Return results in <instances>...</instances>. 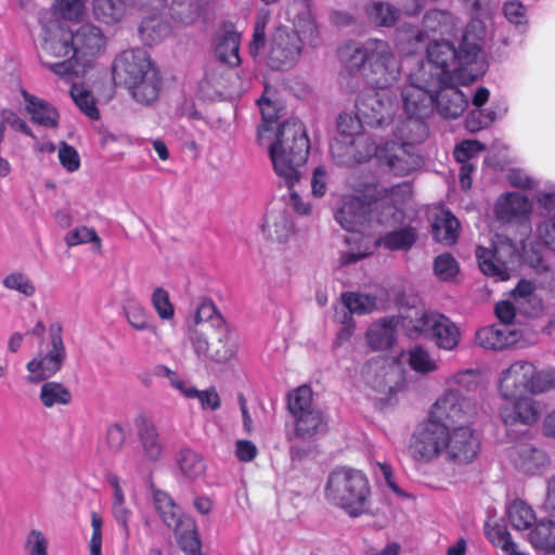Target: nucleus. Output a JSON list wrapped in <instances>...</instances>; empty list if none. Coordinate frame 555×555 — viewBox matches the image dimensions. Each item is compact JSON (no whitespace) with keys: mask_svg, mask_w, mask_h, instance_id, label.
<instances>
[{"mask_svg":"<svg viewBox=\"0 0 555 555\" xmlns=\"http://www.w3.org/2000/svg\"><path fill=\"white\" fill-rule=\"evenodd\" d=\"M479 74L468 73L464 81L456 79L439 82L435 80L434 102L437 103L439 113L444 118H457L467 107V99L456 88L457 83H466L474 80Z\"/></svg>","mask_w":555,"mask_h":555,"instance_id":"19","label":"nucleus"},{"mask_svg":"<svg viewBox=\"0 0 555 555\" xmlns=\"http://www.w3.org/2000/svg\"><path fill=\"white\" fill-rule=\"evenodd\" d=\"M502 12L508 23L517 28H526L528 24L527 9L520 1H505L502 7Z\"/></svg>","mask_w":555,"mask_h":555,"instance_id":"56","label":"nucleus"},{"mask_svg":"<svg viewBox=\"0 0 555 555\" xmlns=\"http://www.w3.org/2000/svg\"><path fill=\"white\" fill-rule=\"evenodd\" d=\"M93 11L98 20L111 24L120 21L127 8L121 0H94Z\"/></svg>","mask_w":555,"mask_h":555,"instance_id":"42","label":"nucleus"},{"mask_svg":"<svg viewBox=\"0 0 555 555\" xmlns=\"http://www.w3.org/2000/svg\"><path fill=\"white\" fill-rule=\"evenodd\" d=\"M177 464L181 474L188 479H197L206 472L203 455L191 448H182L178 452Z\"/></svg>","mask_w":555,"mask_h":555,"instance_id":"36","label":"nucleus"},{"mask_svg":"<svg viewBox=\"0 0 555 555\" xmlns=\"http://www.w3.org/2000/svg\"><path fill=\"white\" fill-rule=\"evenodd\" d=\"M403 318L391 317L372 323L365 334L367 345L373 350H386L392 347L396 341V328Z\"/></svg>","mask_w":555,"mask_h":555,"instance_id":"29","label":"nucleus"},{"mask_svg":"<svg viewBox=\"0 0 555 555\" xmlns=\"http://www.w3.org/2000/svg\"><path fill=\"white\" fill-rule=\"evenodd\" d=\"M434 271L439 279L448 281L459 273L460 267L454 257L442 254L435 259Z\"/></svg>","mask_w":555,"mask_h":555,"instance_id":"60","label":"nucleus"},{"mask_svg":"<svg viewBox=\"0 0 555 555\" xmlns=\"http://www.w3.org/2000/svg\"><path fill=\"white\" fill-rule=\"evenodd\" d=\"M529 540L537 548L555 551V517L540 520L529 533Z\"/></svg>","mask_w":555,"mask_h":555,"instance_id":"39","label":"nucleus"},{"mask_svg":"<svg viewBox=\"0 0 555 555\" xmlns=\"http://www.w3.org/2000/svg\"><path fill=\"white\" fill-rule=\"evenodd\" d=\"M169 31L168 24L156 16L143 21L139 28L142 41L149 46L159 42L169 35Z\"/></svg>","mask_w":555,"mask_h":555,"instance_id":"44","label":"nucleus"},{"mask_svg":"<svg viewBox=\"0 0 555 555\" xmlns=\"http://www.w3.org/2000/svg\"><path fill=\"white\" fill-rule=\"evenodd\" d=\"M294 27L293 35L285 28L276 30L269 56L272 67L283 69L292 66L300 54V43L309 46L319 43V30L309 12L299 15Z\"/></svg>","mask_w":555,"mask_h":555,"instance_id":"9","label":"nucleus"},{"mask_svg":"<svg viewBox=\"0 0 555 555\" xmlns=\"http://www.w3.org/2000/svg\"><path fill=\"white\" fill-rule=\"evenodd\" d=\"M367 18L377 26H392L399 16L398 10L385 2H372L365 9Z\"/></svg>","mask_w":555,"mask_h":555,"instance_id":"45","label":"nucleus"},{"mask_svg":"<svg viewBox=\"0 0 555 555\" xmlns=\"http://www.w3.org/2000/svg\"><path fill=\"white\" fill-rule=\"evenodd\" d=\"M60 60L61 61H53V59H47L41 60V63L61 78H67L72 75L77 76L83 74L87 69L78 66L72 57Z\"/></svg>","mask_w":555,"mask_h":555,"instance_id":"55","label":"nucleus"},{"mask_svg":"<svg viewBox=\"0 0 555 555\" xmlns=\"http://www.w3.org/2000/svg\"><path fill=\"white\" fill-rule=\"evenodd\" d=\"M178 544L186 555H203L202 543L194 524H191L185 531L178 533Z\"/></svg>","mask_w":555,"mask_h":555,"instance_id":"59","label":"nucleus"},{"mask_svg":"<svg viewBox=\"0 0 555 555\" xmlns=\"http://www.w3.org/2000/svg\"><path fill=\"white\" fill-rule=\"evenodd\" d=\"M40 400L46 408L68 404L72 400L70 391L62 384L47 382L41 386Z\"/></svg>","mask_w":555,"mask_h":555,"instance_id":"43","label":"nucleus"},{"mask_svg":"<svg viewBox=\"0 0 555 555\" xmlns=\"http://www.w3.org/2000/svg\"><path fill=\"white\" fill-rule=\"evenodd\" d=\"M24 550L26 555H49L48 540L41 531L33 529L26 537Z\"/></svg>","mask_w":555,"mask_h":555,"instance_id":"63","label":"nucleus"},{"mask_svg":"<svg viewBox=\"0 0 555 555\" xmlns=\"http://www.w3.org/2000/svg\"><path fill=\"white\" fill-rule=\"evenodd\" d=\"M434 238L439 242L455 243L459 238L460 222L448 210H439L431 223Z\"/></svg>","mask_w":555,"mask_h":555,"instance_id":"33","label":"nucleus"},{"mask_svg":"<svg viewBox=\"0 0 555 555\" xmlns=\"http://www.w3.org/2000/svg\"><path fill=\"white\" fill-rule=\"evenodd\" d=\"M545 245H479L476 250L479 268L483 274L499 281L509 279V264H527L537 271L548 269L544 261Z\"/></svg>","mask_w":555,"mask_h":555,"instance_id":"6","label":"nucleus"},{"mask_svg":"<svg viewBox=\"0 0 555 555\" xmlns=\"http://www.w3.org/2000/svg\"><path fill=\"white\" fill-rule=\"evenodd\" d=\"M555 389V369L545 367L537 370L533 365V377L530 384V393L540 395Z\"/></svg>","mask_w":555,"mask_h":555,"instance_id":"52","label":"nucleus"},{"mask_svg":"<svg viewBox=\"0 0 555 555\" xmlns=\"http://www.w3.org/2000/svg\"><path fill=\"white\" fill-rule=\"evenodd\" d=\"M485 61L481 44L475 40H470L468 47H464L463 40L460 51L449 41H435L427 49V61L417 72L434 81H464L468 73L481 74L485 70Z\"/></svg>","mask_w":555,"mask_h":555,"instance_id":"5","label":"nucleus"},{"mask_svg":"<svg viewBox=\"0 0 555 555\" xmlns=\"http://www.w3.org/2000/svg\"><path fill=\"white\" fill-rule=\"evenodd\" d=\"M287 409L294 420L318 409L312 403L311 388L300 386L289 392L287 396Z\"/></svg>","mask_w":555,"mask_h":555,"instance_id":"40","label":"nucleus"},{"mask_svg":"<svg viewBox=\"0 0 555 555\" xmlns=\"http://www.w3.org/2000/svg\"><path fill=\"white\" fill-rule=\"evenodd\" d=\"M114 494H113V515L116 521L124 528L125 532L128 533V520L131 512L125 505L124 492L117 481L114 479L112 482Z\"/></svg>","mask_w":555,"mask_h":555,"instance_id":"53","label":"nucleus"},{"mask_svg":"<svg viewBox=\"0 0 555 555\" xmlns=\"http://www.w3.org/2000/svg\"><path fill=\"white\" fill-rule=\"evenodd\" d=\"M352 61L354 65L360 63L361 75L373 89L357 99L356 107L369 122H379L392 114L395 101L389 89L400 77V62L391 46L379 39L367 40L357 48Z\"/></svg>","mask_w":555,"mask_h":555,"instance_id":"3","label":"nucleus"},{"mask_svg":"<svg viewBox=\"0 0 555 555\" xmlns=\"http://www.w3.org/2000/svg\"><path fill=\"white\" fill-rule=\"evenodd\" d=\"M538 204L553 216L538 224L535 235L541 243L555 241V185L537 194Z\"/></svg>","mask_w":555,"mask_h":555,"instance_id":"32","label":"nucleus"},{"mask_svg":"<svg viewBox=\"0 0 555 555\" xmlns=\"http://www.w3.org/2000/svg\"><path fill=\"white\" fill-rule=\"evenodd\" d=\"M216 319L224 320L223 317L218 312L215 304L211 300L202 301L194 314V328L190 331H202L205 325H210L211 328H217Z\"/></svg>","mask_w":555,"mask_h":555,"instance_id":"49","label":"nucleus"},{"mask_svg":"<svg viewBox=\"0 0 555 555\" xmlns=\"http://www.w3.org/2000/svg\"><path fill=\"white\" fill-rule=\"evenodd\" d=\"M134 426L143 459L151 463L158 462L163 456L164 446L154 421L145 413H140L134 418Z\"/></svg>","mask_w":555,"mask_h":555,"instance_id":"25","label":"nucleus"},{"mask_svg":"<svg viewBox=\"0 0 555 555\" xmlns=\"http://www.w3.org/2000/svg\"><path fill=\"white\" fill-rule=\"evenodd\" d=\"M357 112L358 116L341 114L338 117V137L335 138L334 142L331 144V152L333 156L338 158L341 163H349L351 158L356 162H363L369 159L372 155L377 157V151L385 145L384 143L376 146L370 138L361 133V118L369 125L378 126L389 119L391 115H386L379 122H369V120L360 114L358 108Z\"/></svg>","mask_w":555,"mask_h":555,"instance_id":"8","label":"nucleus"},{"mask_svg":"<svg viewBox=\"0 0 555 555\" xmlns=\"http://www.w3.org/2000/svg\"><path fill=\"white\" fill-rule=\"evenodd\" d=\"M443 454L448 461L457 464L470 463L479 450V439L469 425L450 427L444 439Z\"/></svg>","mask_w":555,"mask_h":555,"instance_id":"16","label":"nucleus"},{"mask_svg":"<svg viewBox=\"0 0 555 555\" xmlns=\"http://www.w3.org/2000/svg\"><path fill=\"white\" fill-rule=\"evenodd\" d=\"M217 328L205 325L202 331H190L189 340L199 358L224 363L235 354V345L231 341L230 328L225 320L216 319Z\"/></svg>","mask_w":555,"mask_h":555,"instance_id":"11","label":"nucleus"},{"mask_svg":"<svg viewBox=\"0 0 555 555\" xmlns=\"http://www.w3.org/2000/svg\"><path fill=\"white\" fill-rule=\"evenodd\" d=\"M520 333L506 325L493 324L476 332V344L483 349L502 350L518 344Z\"/></svg>","mask_w":555,"mask_h":555,"instance_id":"27","label":"nucleus"},{"mask_svg":"<svg viewBox=\"0 0 555 555\" xmlns=\"http://www.w3.org/2000/svg\"><path fill=\"white\" fill-rule=\"evenodd\" d=\"M500 408V416L505 425H532L539 417L535 402L528 397H515Z\"/></svg>","mask_w":555,"mask_h":555,"instance_id":"28","label":"nucleus"},{"mask_svg":"<svg viewBox=\"0 0 555 555\" xmlns=\"http://www.w3.org/2000/svg\"><path fill=\"white\" fill-rule=\"evenodd\" d=\"M74 61L82 68H89L104 52L106 38L102 30L86 24L73 31Z\"/></svg>","mask_w":555,"mask_h":555,"instance_id":"15","label":"nucleus"},{"mask_svg":"<svg viewBox=\"0 0 555 555\" xmlns=\"http://www.w3.org/2000/svg\"><path fill=\"white\" fill-rule=\"evenodd\" d=\"M3 285L9 288L23 294L26 297H31L36 293V287L33 282L22 273H11L3 280Z\"/></svg>","mask_w":555,"mask_h":555,"instance_id":"62","label":"nucleus"},{"mask_svg":"<svg viewBox=\"0 0 555 555\" xmlns=\"http://www.w3.org/2000/svg\"><path fill=\"white\" fill-rule=\"evenodd\" d=\"M152 305L160 319L169 320L173 317V307L169 294L162 287L156 288L152 295Z\"/></svg>","mask_w":555,"mask_h":555,"instance_id":"64","label":"nucleus"},{"mask_svg":"<svg viewBox=\"0 0 555 555\" xmlns=\"http://www.w3.org/2000/svg\"><path fill=\"white\" fill-rule=\"evenodd\" d=\"M435 81L418 72L410 75V85L402 92L403 107L408 119L393 128L399 142L386 141L377 151V160L389 172L405 176L422 164L414 145L422 142L428 134L423 121L433 113Z\"/></svg>","mask_w":555,"mask_h":555,"instance_id":"1","label":"nucleus"},{"mask_svg":"<svg viewBox=\"0 0 555 555\" xmlns=\"http://www.w3.org/2000/svg\"><path fill=\"white\" fill-rule=\"evenodd\" d=\"M22 98L25 111L29 114L35 124L46 128H54L57 126L59 113L53 105L25 90L22 91Z\"/></svg>","mask_w":555,"mask_h":555,"instance_id":"30","label":"nucleus"},{"mask_svg":"<svg viewBox=\"0 0 555 555\" xmlns=\"http://www.w3.org/2000/svg\"><path fill=\"white\" fill-rule=\"evenodd\" d=\"M128 323L138 331L154 330L150 323V315L135 300H128L124 307Z\"/></svg>","mask_w":555,"mask_h":555,"instance_id":"51","label":"nucleus"},{"mask_svg":"<svg viewBox=\"0 0 555 555\" xmlns=\"http://www.w3.org/2000/svg\"><path fill=\"white\" fill-rule=\"evenodd\" d=\"M341 299L346 308L352 313H369L375 307L373 297L359 293H345L341 295Z\"/></svg>","mask_w":555,"mask_h":555,"instance_id":"54","label":"nucleus"},{"mask_svg":"<svg viewBox=\"0 0 555 555\" xmlns=\"http://www.w3.org/2000/svg\"><path fill=\"white\" fill-rule=\"evenodd\" d=\"M153 503L155 509L158 512L163 522L173 529H178L181 524L180 509L168 495V493L162 490L153 491Z\"/></svg>","mask_w":555,"mask_h":555,"instance_id":"38","label":"nucleus"},{"mask_svg":"<svg viewBox=\"0 0 555 555\" xmlns=\"http://www.w3.org/2000/svg\"><path fill=\"white\" fill-rule=\"evenodd\" d=\"M50 349L46 354L39 353L30 360L26 367L29 372L28 382L39 383L55 375L66 360V348L62 338V326L52 323L49 327Z\"/></svg>","mask_w":555,"mask_h":555,"instance_id":"13","label":"nucleus"},{"mask_svg":"<svg viewBox=\"0 0 555 555\" xmlns=\"http://www.w3.org/2000/svg\"><path fill=\"white\" fill-rule=\"evenodd\" d=\"M270 90L258 101L262 115V125L258 129V141L268 146L269 155L275 173L284 180L289 191L301 176V168L307 162L309 141L304 125L298 120H289L274 127L280 108L269 98Z\"/></svg>","mask_w":555,"mask_h":555,"instance_id":"4","label":"nucleus"},{"mask_svg":"<svg viewBox=\"0 0 555 555\" xmlns=\"http://www.w3.org/2000/svg\"><path fill=\"white\" fill-rule=\"evenodd\" d=\"M488 537L494 544L500 545L506 555H528L517 550V545L511 539V534L505 528H493L488 532Z\"/></svg>","mask_w":555,"mask_h":555,"instance_id":"61","label":"nucleus"},{"mask_svg":"<svg viewBox=\"0 0 555 555\" xmlns=\"http://www.w3.org/2000/svg\"><path fill=\"white\" fill-rule=\"evenodd\" d=\"M240 34L234 30H228L218 38L216 46V55L229 66H237L241 62L238 55Z\"/></svg>","mask_w":555,"mask_h":555,"instance_id":"37","label":"nucleus"},{"mask_svg":"<svg viewBox=\"0 0 555 555\" xmlns=\"http://www.w3.org/2000/svg\"><path fill=\"white\" fill-rule=\"evenodd\" d=\"M294 437L301 440H311L327 429V420L318 408L294 420Z\"/></svg>","mask_w":555,"mask_h":555,"instance_id":"31","label":"nucleus"},{"mask_svg":"<svg viewBox=\"0 0 555 555\" xmlns=\"http://www.w3.org/2000/svg\"><path fill=\"white\" fill-rule=\"evenodd\" d=\"M457 25V18L449 11L429 10L426 12L423 26L426 36L451 34Z\"/></svg>","mask_w":555,"mask_h":555,"instance_id":"34","label":"nucleus"},{"mask_svg":"<svg viewBox=\"0 0 555 555\" xmlns=\"http://www.w3.org/2000/svg\"><path fill=\"white\" fill-rule=\"evenodd\" d=\"M54 14L64 21L79 22L86 14L85 0H54Z\"/></svg>","mask_w":555,"mask_h":555,"instance_id":"46","label":"nucleus"},{"mask_svg":"<svg viewBox=\"0 0 555 555\" xmlns=\"http://www.w3.org/2000/svg\"><path fill=\"white\" fill-rule=\"evenodd\" d=\"M412 194L409 183L377 191L372 203L359 197H346L336 212V220L348 232L366 234L385 229L384 243H414L418 236L411 225H402L403 214L399 208Z\"/></svg>","mask_w":555,"mask_h":555,"instance_id":"2","label":"nucleus"},{"mask_svg":"<svg viewBox=\"0 0 555 555\" xmlns=\"http://www.w3.org/2000/svg\"><path fill=\"white\" fill-rule=\"evenodd\" d=\"M5 133H20L35 139V135L27 121L13 112H4L0 122V142Z\"/></svg>","mask_w":555,"mask_h":555,"instance_id":"48","label":"nucleus"},{"mask_svg":"<svg viewBox=\"0 0 555 555\" xmlns=\"http://www.w3.org/2000/svg\"><path fill=\"white\" fill-rule=\"evenodd\" d=\"M366 476L351 467H337L330 473L324 488L326 501L357 517L365 509L370 496Z\"/></svg>","mask_w":555,"mask_h":555,"instance_id":"7","label":"nucleus"},{"mask_svg":"<svg viewBox=\"0 0 555 555\" xmlns=\"http://www.w3.org/2000/svg\"><path fill=\"white\" fill-rule=\"evenodd\" d=\"M470 12L472 20L464 33V47L470 44V40L482 43L487 36V23L491 20L496 7V0H460Z\"/></svg>","mask_w":555,"mask_h":555,"instance_id":"21","label":"nucleus"},{"mask_svg":"<svg viewBox=\"0 0 555 555\" xmlns=\"http://www.w3.org/2000/svg\"><path fill=\"white\" fill-rule=\"evenodd\" d=\"M477 409L473 400L455 390H448L433 405L430 416L450 427L469 425Z\"/></svg>","mask_w":555,"mask_h":555,"instance_id":"14","label":"nucleus"},{"mask_svg":"<svg viewBox=\"0 0 555 555\" xmlns=\"http://www.w3.org/2000/svg\"><path fill=\"white\" fill-rule=\"evenodd\" d=\"M490 92L487 88L480 87L476 90L473 96V109L466 117V128L470 132H477L481 129L488 128L498 119L503 118L508 106L505 101H493L487 108L482 106L488 102Z\"/></svg>","mask_w":555,"mask_h":555,"instance_id":"20","label":"nucleus"},{"mask_svg":"<svg viewBox=\"0 0 555 555\" xmlns=\"http://www.w3.org/2000/svg\"><path fill=\"white\" fill-rule=\"evenodd\" d=\"M481 375L478 370H464L455 373L450 383L454 386L451 390L462 392H475L480 387Z\"/></svg>","mask_w":555,"mask_h":555,"instance_id":"50","label":"nucleus"},{"mask_svg":"<svg viewBox=\"0 0 555 555\" xmlns=\"http://www.w3.org/2000/svg\"><path fill=\"white\" fill-rule=\"evenodd\" d=\"M133 99L141 104H151L158 98L159 77L157 70L138 79L127 87Z\"/></svg>","mask_w":555,"mask_h":555,"instance_id":"35","label":"nucleus"},{"mask_svg":"<svg viewBox=\"0 0 555 555\" xmlns=\"http://www.w3.org/2000/svg\"><path fill=\"white\" fill-rule=\"evenodd\" d=\"M448 425L429 417L417 425L408 446L410 456L418 463H430L443 454Z\"/></svg>","mask_w":555,"mask_h":555,"instance_id":"12","label":"nucleus"},{"mask_svg":"<svg viewBox=\"0 0 555 555\" xmlns=\"http://www.w3.org/2000/svg\"><path fill=\"white\" fill-rule=\"evenodd\" d=\"M409 364L414 371L423 374L434 372L437 369V364L429 352L420 346L410 350Z\"/></svg>","mask_w":555,"mask_h":555,"instance_id":"57","label":"nucleus"},{"mask_svg":"<svg viewBox=\"0 0 555 555\" xmlns=\"http://www.w3.org/2000/svg\"><path fill=\"white\" fill-rule=\"evenodd\" d=\"M70 96L79 109L91 119L99 118V109L94 96L83 85H74Z\"/></svg>","mask_w":555,"mask_h":555,"instance_id":"47","label":"nucleus"},{"mask_svg":"<svg viewBox=\"0 0 555 555\" xmlns=\"http://www.w3.org/2000/svg\"><path fill=\"white\" fill-rule=\"evenodd\" d=\"M74 60L73 30L51 25L47 28L40 50V60Z\"/></svg>","mask_w":555,"mask_h":555,"instance_id":"26","label":"nucleus"},{"mask_svg":"<svg viewBox=\"0 0 555 555\" xmlns=\"http://www.w3.org/2000/svg\"><path fill=\"white\" fill-rule=\"evenodd\" d=\"M533 377V363L516 361L501 373L499 380L500 395L506 399L517 397L520 392H530V384Z\"/></svg>","mask_w":555,"mask_h":555,"instance_id":"22","label":"nucleus"},{"mask_svg":"<svg viewBox=\"0 0 555 555\" xmlns=\"http://www.w3.org/2000/svg\"><path fill=\"white\" fill-rule=\"evenodd\" d=\"M57 158L62 168L68 173H74L80 168L81 160L78 151L66 142H61L57 145Z\"/></svg>","mask_w":555,"mask_h":555,"instance_id":"58","label":"nucleus"},{"mask_svg":"<svg viewBox=\"0 0 555 555\" xmlns=\"http://www.w3.org/2000/svg\"><path fill=\"white\" fill-rule=\"evenodd\" d=\"M154 72L156 69L144 50H127L116 59L113 67V78L115 83L128 87L133 85L135 80Z\"/></svg>","mask_w":555,"mask_h":555,"instance_id":"17","label":"nucleus"},{"mask_svg":"<svg viewBox=\"0 0 555 555\" xmlns=\"http://www.w3.org/2000/svg\"><path fill=\"white\" fill-rule=\"evenodd\" d=\"M531 212V201L518 192L501 194L494 205L496 219L504 223H527Z\"/></svg>","mask_w":555,"mask_h":555,"instance_id":"23","label":"nucleus"},{"mask_svg":"<svg viewBox=\"0 0 555 555\" xmlns=\"http://www.w3.org/2000/svg\"><path fill=\"white\" fill-rule=\"evenodd\" d=\"M511 526L516 530L529 529L535 522V513L531 506L521 500H515L507 507Z\"/></svg>","mask_w":555,"mask_h":555,"instance_id":"41","label":"nucleus"},{"mask_svg":"<svg viewBox=\"0 0 555 555\" xmlns=\"http://www.w3.org/2000/svg\"><path fill=\"white\" fill-rule=\"evenodd\" d=\"M403 322L410 336L430 332L436 345L441 349L453 350L460 343L459 327L440 313L411 310L408 315H404Z\"/></svg>","mask_w":555,"mask_h":555,"instance_id":"10","label":"nucleus"},{"mask_svg":"<svg viewBox=\"0 0 555 555\" xmlns=\"http://www.w3.org/2000/svg\"><path fill=\"white\" fill-rule=\"evenodd\" d=\"M362 375L365 384L378 395L389 397L397 389V370L386 364L385 361L367 362L362 370Z\"/></svg>","mask_w":555,"mask_h":555,"instance_id":"24","label":"nucleus"},{"mask_svg":"<svg viewBox=\"0 0 555 555\" xmlns=\"http://www.w3.org/2000/svg\"><path fill=\"white\" fill-rule=\"evenodd\" d=\"M512 466L528 476L542 474L551 464L546 451L530 442H516L507 449Z\"/></svg>","mask_w":555,"mask_h":555,"instance_id":"18","label":"nucleus"}]
</instances>
